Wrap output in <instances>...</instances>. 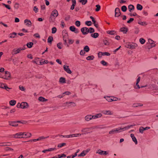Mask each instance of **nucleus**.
Wrapping results in <instances>:
<instances>
[{
	"mask_svg": "<svg viewBox=\"0 0 158 158\" xmlns=\"http://www.w3.org/2000/svg\"><path fill=\"white\" fill-rule=\"evenodd\" d=\"M92 119H93V117L91 115H88L85 117V119L86 121H89Z\"/></svg>",
	"mask_w": 158,
	"mask_h": 158,
	"instance_id": "obj_20",
	"label": "nucleus"
},
{
	"mask_svg": "<svg viewBox=\"0 0 158 158\" xmlns=\"http://www.w3.org/2000/svg\"><path fill=\"white\" fill-rule=\"evenodd\" d=\"M0 77L6 80H10L11 78V74L9 72L5 71L0 73Z\"/></svg>",
	"mask_w": 158,
	"mask_h": 158,
	"instance_id": "obj_2",
	"label": "nucleus"
},
{
	"mask_svg": "<svg viewBox=\"0 0 158 158\" xmlns=\"http://www.w3.org/2000/svg\"><path fill=\"white\" fill-rule=\"evenodd\" d=\"M81 31L83 34H86L89 32V29L86 27L82 28Z\"/></svg>",
	"mask_w": 158,
	"mask_h": 158,
	"instance_id": "obj_8",
	"label": "nucleus"
},
{
	"mask_svg": "<svg viewBox=\"0 0 158 158\" xmlns=\"http://www.w3.org/2000/svg\"><path fill=\"white\" fill-rule=\"evenodd\" d=\"M89 32L90 33H92L94 31V28L90 27L89 29Z\"/></svg>",
	"mask_w": 158,
	"mask_h": 158,
	"instance_id": "obj_61",
	"label": "nucleus"
},
{
	"mask_svg": "<svg viewBox=\"0 0 158 158\" xmlns=\"http://www.w3.org/2000/svg\"><path fill=\"white\" fill-rule=\"evenodd\" d=\"M57 47L60 49L62 48V44L61 43H59L57 44Z\"/></svg>",
	"mask_w": 158,
	"mask_h": 158,
	"instance_id": "obj_56",
	"label": "nucleus"
},
{
	"mask_svg": "<svg viewBox=\"0 0 158 158\" xmlns=\"http://www.w3.org/2000/svg\"><path fill=\"white\" fill-rule=\"evenodd\" d=\"M91 129L90 128H85L82 129L81 131V132L83 133L82 134H85L88 133L89 131H91Z\"/></svg>",
	"mask_w": 158,
	"mask_h": 158,
	"instance_id": "obj_15",
	"label": "nucleus"
},
{
	"mask_svg": "<svg viewBox=\"0 0 158 158\" xmlns=\"http://www.w3.org/2000/svg\"><path fill=\"white\" fill-rule=\"evenodd\" d=\"M59 81L60 83H64L65 82V78L63 77H61L60 78L59 80Z\"/></svg>",
	"mask_w": 158,
	"mask_h": 158,
	"instance_id": "obj_41",
	"label": "nucleus"
},
{
	"mask_svg": "<svg viewBox=\"0 0 158 158\" xmlns=\"http://www.w3.org/2000/svg\"><path fill=\"white\" fill-rule=\"evenodd\" d=\"M128 8V10L130 12H131L132 10H134L135 9L134 6L132 5H129Z\"/></svg>",
	"mask_w": 158,
	"mask_h": 158,
	"instance_id": "obj_30",
	"label": "nucleus"
},
{
	"mask_svg": "<svg viewBox=\"0 0 158 158\" xmlns=\"http://www.w3.org/2000/svg\"><path fill=\"white\" fill-rule=\"evenodd\" d=\"M53 40V37L52 36H49L48 39V42L49 43H51Z\"/></svg>",
	"mask_w": 158,
	"mask_h": 158,
	"instance_id": "obj_39",
	"label": "nucleus"
},
{
	"mask_svg": "<svg viewBox=\"0 0 158 158\" xmlns=\"http://www.w3.org/2000/svg\"><path fill=\"white\" fill-rule=\"evenodd\" d=\"M121 10L123 12H125L127 10V8L125 6H123L121 7Z\"/></svg>",
	"mask_w": 158,
	"mask_h": 158,
	"instance_id": "obj_47",
	"label": "nucleus"
},
{
	"mask_svg": "<svg viewBox=\"0 0 158 158\" xmlns=\"http://www.w3.org/2000/svg\"><path fill=\"white\" fill-rule=\"evenodd\" d=\"M96 8L95 9V11L97 12L100 9L101 6L99 5H97L96 6Z\"/></svg>",
	"mask_w": 158,
	"mask_h": 158,
	"instance_id": "obj_45",
	"label": "nucleus"
},
{
	"mask_svg": "<svg viewBox=\"0 0 158 158\" xmlns=\"http://www.w3.org/2000/svg\"><path fill=\"white\" fill-rule=\"evenodd\" d=\"M75 25L77 27H79L80 25V22L79 21H77L75 22Z\"/></svg>",
	"mask_w": 158,
	"mask_h": 158,
	"instance_id": "obj_62",
	"label": "nucleus"
},
{
	"mask_svg": "<svg viewBox=\"0 0 158 158\" xmlns=\"http://www.w3.org/2000/svg\"><path fill=\"white\" fill-rule=\"evenodd\" d=\"M138 24L143 26H145L147 25V24L144 22H139Z\"/></svg>",
	"mask_w": 158,
	"mask_h": 158,
	"instance_id": "obj_49",
	"label": "nucleus"
},
{
	"mask_svg": "<svg viewBox=\"0 0 158 158\" xmlns=\"http://www.w3.org/2000/svg\"><path fill=\"white\" fill-rule=\"evenodd\" d=\"M85 24L87 26H90L91 25L92 23L91 21H86L85 23Z\"/></svg>",
	"mask_w": 158,
	"mask_h": 158,
	"instance_id": "obj_52",
	"label": "nucleus"
},
{
	"mask_svg": "<svg viewBox=\"0 0 158 158\" xmlns=\"http://www.w3.org/2000/svg\"><path fill=\"white\" fill-rule=\"evenodd\" d=\"M22 123L23 124H25L26 123V121H13V122H9V124L10 125L12 126L13 127H17L18 126V123Z\"/></svg>",
	"mask_w": 158,
	"mask_h": 158,
	"instance_id": "obj_6",
	"label": "nucleus"
},
{
	"mask_svg": "<svg viewBox=\"0 0 158 158\" xmlns=\"http://www.w3.org/2000/svg\"><path fill=\"white\" fill-rule=\"evenodd\" d=\"M103 43L105 45H108L109 44V43L106 40H103Z\"/></svg>",
	"mask_w": 158,
	"mask_h": 158,
	"instance_id": "obj_48",
	"label": "nucleus"
},
{
	"mask_svg": "<svg viewBox=\"0 0 158 158\" xmlns=\"http://www.w3.org/2000/svg\"><path fill=\"white\" fill-rule=\"evenodd\" d=\"M128 31V28L126 27H123L120 29V31L123 33H126Z\"/></svg>",
	"mask_w": 158,
	"mask_h": 158,
	"instance_id": "obj_18",
	"label": "nucleus"
},
{
	"mask_svg": "<svg viewBox=\"0 0 158 158\" xmlns=\"http://www.w3.org/2000/svg\"><path fill=\"white\" fill-rule=\"evenodd\" d=\"M94 58V56H89L86 57V59L87 60H93Z\"/></svg>",
	"mask_w": 158,
	"mask_h": 158,
	"instance_id": "obj_43",
	"label": "nucleus"
},
{
	"mask_svg": "<svg viewBox=\"0 0 158 158\" xmlns=\"http://www.w3.org/2000/svg\"><path fill=\"white\" fill-rule=\"evenodd\" d=\"M137 9L138 10H141L143 9V6L139 4H137Z\"/></svg>",
	"mask_w": 158,
	"mask_h": 158,
	"instance_id": "obj_38",
	"label": "nucleus"
},
{
	"mask_svg": "<svg viewBox=\"0 0 158 158\" xmlns=\"http://www.w3.org/2000/svg\"><path fill=\"white\" fill-rule=\"evenodd\" d=\"M139 42L141 44H143L145 43V40L144 39L141 38L139 39Z\"/></svg>",
	"mask_w": 158,
	"mask_h": 158,
	"instance_id": "obj_50",
	"label": "nucleus"
},
{
	"mask_svg": "<svg viewBox=\"0 0 158 158\" xmlns=\"http://www.w3.org/2000/svg\"><path fill=\"white\" fill-rule=\"evenodd\" d=\"M24 23L27 27H30L31 25V21L27 19H26L24 20Z\"/></svg>",
	"mask_w": 158,
	"mask_h": 158,
	"instance_id": "obj_16",
	"label": "nucleus"
},
{
	"mask_svg": "<svg viewBox=\"0 0 158 158\" xmlns=\"http://www.w3.org/2000/svg\"><path fill=\"white\" fill-rule=\"evenodd\" d=\"M17 35V33L15 32H13L10 34V38H14Z\"/></svg>",
	"mask_w": 158,
	"mask_h": 158,
	"instance_id": "obj_34",
	"label": "nucleus"
},
{
	"mask_svg": "<svg viewBox=\"0 0 158 158\" xmlns=\"http://www.w3.org/2000/svg\"><path fill=\"white\" fill-rule=\"evenodd\" d=\"M10 143H0V145L1 146H9Z\"/></svg>",
	"mask_w": 158,
	"mask_h": 158,
	"instance_id": "obj_51",
	"label": "nucleus"
},
{
	"mask_svg": "<svg viewBox=\"0 0 158 158\" xmlns=\"http://www.w3.org/2000/svg\"><path fill=\"white\" fill-rule=\"evenodd\" d=\"M69 29L72 31L76 33H78L79 31L78 29L76 28L74 26H72L70 27Z\"/></svg>",
	"mask_w": 158,
	"mask_h": 158,
	"instance_id": "obj_11",
	"label": "nucleus"
},
{
	"mask_svg": "<svg viewBox=\"0 0 158 158\" xmlns=\"http://www.w3.org/2000/svg\"><path fill=\"white\" fill-rule=\"evenodd\" d=\"M92 116L93 117V119H95L101 117L102 116V114H98Z\"/></svg>",
	"mask_w": 158,
	"mask_h": 158,
	"instance_id": "obj_28",
	"label": "nucleus"
},
{
	"mask_svg": "<svg viewBox=\"0 0 158 158\" xmlns=\"http://www.w3.org/2000/svg\"><path fill=\"white\" fill-rule=\"evenodd\" d=\"M79 2L82 3V5H85V4L87 2V0H78Z\"/></svg>",
	"mask_w": 158,
	"mask_h": 158,
	"instance_id": "obj_40",
	"label": "nucleus"
},
{
	"mask_svg": "<svg viewBox=\"0 0 158 158\" xmlns=\"http://www.w3.org/2000/svg\"><path fill=\"white\" fill-rule=\"evenodd\" d=\"M6 85L5 83L0 82V88L4 89Z\"/></svg>",
	"mask_w": 158,
	"mask_h": 158,
	"instance_id": "obj_32",
	"label": "nucleus"
},
{
	"mask_svg": "<svg viewBox=\"0 0 158 158\" xmlns=\"http://www.w3.org/2000/svg\"><path fill=\"white\" fill-rule=\"evenodd\" d=\"M56 31V28L55 27H53L52 28V33H55Z\"/></svg>",
	"mask_w": 158,
	"mask_h": 158,
	"instance_id": "obj_59",
	"label": "nucleus"
},
{
	"mask_svg": "<svg viewBox=\"0 0 158 158\" xmlns=\"http://www.w3.org/2000/svg\"><path fill=\"white\" fill-rule=\"evenodd\" d=\"M64 70L68 73L71 74L72 72L69 68V66L66 65H64L63 66Z\"/></svg>",
	"mask_w": 158,
	"mask_h": 158,
	"instance_id": "obj_12",
	"label": "nucleus"
},
{
	"mask_svg": "<svg viewBox=\"0 0 158 158\" xmlns=\"http://www.w3.org/2000/svg\"><path fill=\"white\" fill-rule=\"evenodd\" d=\"M140 78L139 77L138 79L137 80L136 83L134 87L135 89H139L140 88L139 85L138 83L140 81Z\"/></svg>",
	"mask_w": 158,
	"mask_h": 158,
	"instance_id": "obj_19",
	"label": "nucleus"
},
{
	"mask_svg": "<svg viewBox=\"0 0 158 158\" xmlns=\"http://www.w3.org/2000/svg\"><path fill=\"white\" fill-rule=\"evenodd\" d=\"M99 36V34L97 33H95L91 34V36L94 38H97Z\"/></svg>",
	"mask_w": 158,
	"mask_h": 158,
	"instance_id": "obj_31",
	"label": "nucleus"
},
{
	"mask_svg": "<svg viewBox=\"0 0 158 158\" xmlns=\"http://www.w3.org/2000/svg\"><path fill=\"white\" fill-rule=\"evenodd\" d=\"M31 135V134L28 132H20L13 135L12 137L16 138H26L30 137Z\"/></svg>",
	"mask_w": 158,
	"mask_h": 158,
	"instance_id": "obj_1",
	"label": "nucleus"
},
{
	"mask_svg": "<svg viewBox=\"0 0 158 158\" xmlns=\"http://www.w3.org/2000/svg\"><path fill=\"white\" fill-rule=\"evenodd\" d=\"M90 150L89 149H87L86 150L83 151L82 152L78 155V156H85Z\"/></svg>",
	"mask_w": 158,
	"mask_h": 158,
	"instance_id": "obj_9",
	"label": "nucleus"
},
{
	"mask_svg": "<svg viewBox=\"0 0 158 158\" xmlns=\"http://www.w3.org/2000/svg\"><path fill=\"white\" fill-rule=\"evenodd\" d=\"M72 5L71 6L70 9L72 10H73L74 9V7L76 5V0H72Z\"/></svg>",
	"mask_w": 158,
	"mask_h": 158,
	"instance_id": "obj_22",
	"label": "nucleus"
},
{
	"mask_svg": "<svg viewBox=\"0 0 158 158\" xmlns=\"http://www.w3.org/2000/svg\"><path fill=\"white\" fill-rule=\"evenodd\" d=\"M48 63V61L47 60H44L43 59L41 60V65H43L44 64H47Z\"/></svg>",
	"mask_w": 158,
	"mask_h": 158,
	"instance_id": "obj_37",
	"label": "nucleus"
},
{
	"mask_svg": "<svg viewBox=\"0 0 158 158\" xmlns=\"http://www.w3.org/2000/svg\"><path fill=\"white\" fill-rule=\"evenodd\" d=\"M148 129V127H146L145 128H144L142 127H141L139 128V131L140 133H143V131L146 130H147Z\"/></svg>",
	"mask_w": 158,
	"mask_h": 158,
	"instance_id": "obj_25",
	"label": "nucleus"
},
{
	"mask_svg": "<svg viewBox=\"0 0 158 158\" xmlns=\"http://www.w3.org/2000/svg\"><path fill=\"white\" fill-rule=\"evenodd\" d=\"M83 50L85 51V52H88L89 51V48L88 46H86L84 48Z\"/></svg>",
	"mask_w": 158,
	"mask_h": 158,
	"instance_id": "obj_44",
	"label": "nucleus"
},
{
	"mask_svg": "<svg viewBox=\"0 0 158 158\" xmlns=\"http://www.w3.org/2000/svg\"><path fill=\"white\" fill-rule=\"evenodd\" d=\"M131 137L133 141L136 144H137V142L136 140V139L135 138V137L134 136V135L133 134H131Z\"/></svg>",
	"mask_w": 158,
	"mask_h": 158,
	"instance_id": "obj_24",
	"label": "nucleus"
},
{
	"mask_svg": "<svg viewBox=\"0 0 158 158\" xmlns=\"http://www.w3.org/2000/svg\"><path fill=\"white\" fill-rule=\"evenodd\" d=\"M156 42L152 40L149 39V49L156 46V44H155Z\"/></svg>",
	"mask_w": 158,
	"mask_h": 158,
	"instance_id": "obj_7",
	"label": "nucleus"
},
{
	"mask_svg": "<svg viewBox=\"0 0 158 158\" xmlns=\"http://www.w3.org/2000/svg\"><path fill=\"white\" fill-rule=\"evenodd\" d=\"M28 107V105L27 103L26 102H22L21 103V108L25 109L27 108Z\"/></svg>",
	"mask_w": 158,
	"mask_h": 158,
	"instance_id": "obj_14",
	"label": "nucleus"
},
{
	"mask_svg": "<svg viewBox=\"0 0 158 158\" xmlns=\"http://www.w3.org/2000/svg\"><path fill=\"white\" fill-rule=\"evenodd\" d=\"M38 100L40 101L43 102H46L48 101L47 99H45L44 98L42 97H40L38 98Z\"/></svg>",
	"mask_w": 158,
	"mask_h": 158,
	"instance_id": "obj_33",
	"label": "nucleus"
},
{
	"mask_svg": "<svg viewBox=\"0 0 158 158\" xmlns=\"http://www.w3.org/2000/svg\"><path fill=\"white\" fill-rule=\"evenodd\" d=\"M104 98H105L107 101L108 102H112V96H106L104 97Z\"/></svg>",
	"mask_w": 158,
	"mask_h": 158,
	"instance_id": "obj_26",
	"label": "nucleus"
},
{
	"mask_svg": "<svg viewBox=\"0 0 158 158\" xmlns=\"http://www.w3.org/2000/svg\"><path fill=\"white\" fill-rule=\"evenodd\" d=\"M2 4L3 6H5L7 9H8L9 10L11 8L10 7V6L9 5H6L4 3H2Z\"/></svg>",
	"mask_w": 158,
	"mask_h": 158,
	"instance_id": "obj_60",
	"label": "nucleus"
},
{
	"mask_svg": "<svg viewBox=\"0 0 158 158\" xmlns=\"http://www.w3.org/2000/svg\"><path fill=\"white\" fill-rule=\"evenodd\" d=\"M101 63L104 66H107V63L104 60H102Z\"/></svg>",
	"mask_w": 158,
	"mask_h": 158,
	"instance_id": "obj_58",
	"label": "nucleus"
},
{
	"mask_svg": "<svg viewBox=\"0 0 158 158\" xmlns=\"http://www.w3.org/2000/svg\"><path fill=\"white\" fill-rule=\"evenodd\" d=\"M131 126H130L126 127L123 128L120 127L114 129L112 130L111 131H110L109 133L110 134H113L118 132H120L122 131L121 130H123V131L126 130L127 129H129Z\"/></svg>",
	"mask_w": 158,
	"mask_h": 158,
	"instance_id": "obj_3",
	"label": "nucleus"
},
{
	"mask_svg": "<svg viewBox=\"0 0 158 158\" xmlns=\"http://www.w3.org/2000/svg\"><path fill=\"white\" fill-rule=\"evenodd\" d=\"M33 62L36 63V64L39 65H41V60H40L39 58H35L34 60L33 61Z\"/></svg>",
	"mask_w": 158,
	"mask_h": 158,
	"instance_id": "obj_13",
	"label": "nucleus"
},
{
	"mask_svg": "<svg viewBox=\"0 0 158 158\" xmlns=\"http://www.w3.org/2000/svg\"><path fill=\"white\" fill-rule=\"evenodd\" d=\"M25 49V47L19 48H18L14 49L12 52V54L13 55L16 54L20 52L21 51L24 50Z\"/></svg>",
	"mask_w": 158,
	"mask_h": 158,
	"instance_id": "obj_5",
	"label": "nucleus"
},
{
	"mask_svg": "<svg viewBox=\"0 0 158 158\" xmlns=\"http://www.w3.org/2000/svg\"><path fill=\"white\" fill-rule=\"evenodd\" d=\"M81 134H73L72 135H65V136L64 137H67V138H72L73 137H77L80 136L81 135Z\"/></svg>",
	"mask_w": 158,
	"mask_h": 158,
	"instance_id": "obj_10",
	"label": "nucleus"
},
{
	"mask_svg": "<svg viewBox=\"0 0 158 158\" xmlns=\"http://www.w3.org/2000/svg\"><path fill=\"white\" fill-rule=\"evenodd\" d=\"M48 137H44V136H41V137H39L37 139H33V141L34 142H36L37 141L43 139H46V138H48Z\"/></svg>",
	"mask_w": 158,
	"mask_h": 158,
	"instance_id": "obj_23",
	"label": "nucleus"
},
{
	"mask_svg": "<svg viewBox=\"0 0 158 158\" xmlns=\"http://www.w3.org/2000/svg\"><path fill=\"white\" fill-rule=\"evenodd\" d=\"M66 144L65 143H61L58 144V147L59 148H61L62 147L66 145Z\"/></svg>",
	"mask_w": 158,
	"mask_h": 158,
	"instance_id": "obj_53",
	"label": "nucleus"
},
{
	"mask_svg": "<svg viewBox=\"0 0 158 158\" xmlns=\"http://www.w3.org/2000/svg\"><path fill=\"white\" fill-rule=\"evenodd\" d=\"M102 113L106 115H111L113 114L112 111L110 110H104L102 112Z\"/></svg>",
	"mask_w": 158,
	"mask_h": 158,
	"instance_id": "obj_21",
	"label": "nucleus"
},
{
	"mask_svg": "<svg viewBox=\"0 0 158 158\" xmlns=\"http://www.w3.org/2000/svg\"><path fill=\"white\" fill-rule=\"evenodd\" d=\"M112 101H116L118 100H120V99H118V98H116L115 97H114L113 96H112Z\"/></svg>",
	"mask_w": 158,
	"mask_h": 158,
	"instance_id": "obj_57",
	"label": "nucleus"
},
{
	"mask_svg": "<svg viewBox=\"0 0 158 158\" xmlns=\"http://www.w3.org/2000/svg\"><path fill=\"white\" fill-rule=\"evenodd\" d=\"M96 153L102 155L103 153V151H102L100 149L98 150L96 152Z\"/></svg>",
	"mask_w": 158,
	"mask_h": 158,
	"instance_id": "obj_54",
	"label": "nucleus"
},
{
	"mask_svg": "<svg viewBox=\"0 0 158 158\" xmlns=\"http://www.w3.org/2000/svg\"><path fill=\"white\" fill-rule=\"evenodd\" d=\"M138 46V45L137 44L135 43L131 44V48L134 49L135 48Z\"/></svg>",
	"mask_w": 158,
	"mask_h": 158,
	"instance_id": "obj_35",
	"label": "nucleus"
},
{
	"mask_svg": "<svg viewBox=\"0 0 158 158\" xmlns=\"http://www.w3.org/2000/svg\"><path fill=\"white\" fill-rule=\"evenodd\" d=\"M58 15V13L57 11L56 10H54L51 14L49 21L50 22H53Z\"/></svg>",
	"mask_w": 158,
	"mask_h": 158,
	"instance_id": "obj_4",
	"label": "nucleus"
},
{
	"mask_svg": "<svg viewBox=\"0 0 158 158\" xmlns=\"http://www.w3.org/2000/svg\"><path fill=\"white\" fill-rule=\"evenodd\" d=\"M33 10L36 13L38 12L39 11L38 9L36 6H35L34 7Z\"/></svg>",
	"mask_w": 158,
	"mask_h": 158,
	"instance_id": "obj_55",
	"label": "nucleus"
},
{
	"mask_svg": "<svg viewBox=\"0 0 158 158\" xmlns=\"http://www.w3.org/2000/svg\"><path fill=\"white\" fill-rule=\"evenodd\" d=\"M16 101L14 100H11L9 102L10 104L12 106H14L16 103Z\"/></svg>",
	"mask_w": 158,
	"mask_h": 158,
	"instance_id": "obj_29",
	"label": "nucleus"
},
{
	"mask_svg": "<svg viewBox=\"0 0 158 158\" xmlns=\"http://www.w3.org/2000/svg\"><path fill=\"white\" fill-rule=\"evenodd\" d=\"M33 45V43L29 42V43H28L27 44V46L28 48H31L32 47Z\"/></svg>",
	"mask_w": 158,
	"mask_h": 158,
	"instance_id": "obj_42",
	"label": "nucleus"
},
{
	"mask_svg": "<svg viewBox=\"0 0 158 158\" xmlns=\"http://www.w3.org/2000/svg\"><path fill=\"white\" fill-rule=\"evenodd\" d=\"M106 33L108 34L114 35L116 33V32L114 30L108 31H106Z\"/></svg>",
	"mask_w": 158,
	"mask_h": 158,
	"instance_id": "obj_27",
	"label": "nucleus"
},
{
	"mask_svg": "<svg viewBox=\"0 0 158 158\" xmlns=\"http://www.w3.org/2000/svg\"><path fill=\"white\" fill-rule=\"evenodd\" d=\"M131 44L130 43H127L125 44V47L127 48L131 49Z\"/></svg>",
	"mask_w": 158,
	"mask_h": 158,
	"instance_id": "obj_36",
	"label": "nucleus"
},
{
	"mask_svg": "<svg viewBox=\"0 0 158 158\" xmlns=\"http://www.w3.org/2000/svg\"><path fill=\"white\" fill-rule=\"evenodd\" d=\"M34 36L35 38H40V36L38 33H35L34 35Z\"/></svg>",
	"mask_w": 158,
	"mask_h": 158,
	"instance_id": "obj_63",
	"label": "nucleus"
},
{
	"mask_svg": "<svg viewBox=\"0 0 158 158\" xmlns=\"http://www.w3.org/2000/svg\"><path fill=\"white\" fill-rule=\"evenodd\" d=\"M68 41L69 44H72L73 43L74 41L72 39H69L68 40Z\"/></svg>",
	"mask_w": 158,
	"mask_h": 158,
	"instance_id": "obj_64",
	"label": "nucleus"
},
{
	"mask_svg": "<svg viewBox=\"0 0 158 158\" xmlns=\"http://www.w3.org/2000/svg\"><path fill=\"white\" fill-rule=\"evenodd\" d=\"M142 104L136 103L134 104L133 105V106L134 107H136L139 106H142Z\"/></svg>",
	"mask_w": 158,
	"mask_h": 158,
	"instance_id": "obj_46",
	"label": "nucleus"
},
{
	"mask_svg": "<svg viewBox=\"0 0 158 158\" xmlns=\"http://www.w3.org/2000/svg\"><path fill=\"white\" fill-rule=\"evenodd\" d=\"M121 14L119 9L116 8L115 10V16L116 17L119 16Z\"/></svg>",
	"mask_w": 158,
	"mask_h": 158,
	"instance_id": "obj_17",
	"label": "nucleus"
}]
</instances>
